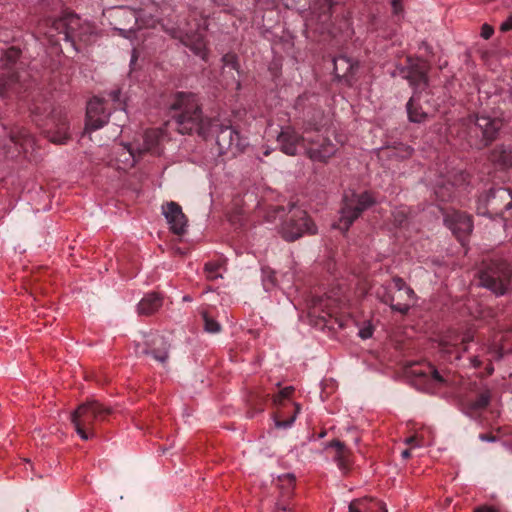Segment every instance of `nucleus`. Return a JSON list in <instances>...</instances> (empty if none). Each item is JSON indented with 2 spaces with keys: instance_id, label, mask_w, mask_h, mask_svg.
<instances>
[{
  "instance_id": "2",
  "label": "nucleus",
  "mask_w": 512,
  "mask_h": 512,
  "mask_svg": "<svg viewBox=\"0 0 512 512\" xmlns=\"http://www.w3.org/2000/svg\"><path fill=\"white\" fill-rule=\"evenodd\" d=\"M54 32L62 35L64 41L70 42L77 49V42L84 44L90 42L94 34V27L90 22L82 20L77 15L66 14L54 20L51 29L45 34L52 40L56 37Z\"/></svg>"
},
{
  "instance_id": "44",
  "label": "nucleus",
  "mask_w": 512,
  "mask_h": 512,
  "mask_svg": "<svg viewBox=\"0 0 512 512\" xmlns=\"http://www.w3.org/2000/svg\"><path fill=\"white\" fill-rule=\"evenodd\" d=\"M291 392H292V387H285L283 390H281L280 396L283 398L289 397Z\"/></svg>"
},
{
  "instance_id": "26",
  "label": "nucleus",
  "mask_w": 512,
  "mask_h": 512,
  "mask_svg": "<svg viewBox=\"0 0 512 512\" xmlns=\"http://www.w3.org/2000/svg\"><path fill=\"white\" fill-rule=\"evenodd\" d=\"M496 198H512V193L509 189L506 188L491 189L486 195L479 198V204L487 205L491 203L493 206L492 209L497 210V207L494 205V200Z\"/></svg>"
},
{
  "instance_id": "51",
  "label": "nucleus",
  "mask_w": 512,
  "mask_h": 512,
  "mask_svg": "<svg viewBox=\"0 0 512 512\" xmlns=\"http://www.w3.org/2000/svg\"><path fill=\"white\" fill-rule=\"evenodd\" d=\"M512 207V202H509L505 205V209L508 210Z\"/></svg>"
},
{
  "instance_id": "12",
  "label": "nucleus",
  "mask_w": 512,
  "mask_h": 512,
  "mask_svg": "<svg viewBox=\"0 0 512 512\" xmlns=\"http://www.w3.org/2000/svg\"><path fill=\"white\" fill-rule=\"evenodd\" d=\"M444 222L452 233L460 240L469 235L473 229L470 216L457 211L446 214Z\"/></svg>"
},
{
  "instance_id": "40",
  "label": "nucleus",
  "mask_w": 512,
  "mask_h": 512,
  "mask_svg": "<svg viewBox=\"0 0 512 512\" xmlns=\"http://www.w3.org/2000/svg\"><path fill=\"white\" fill-rule=\"evenodd\" d=\"M500 29L503 32H507L512 29V14L501 23Z\"/></svg>"
},
{
  "instance_id": "15",
  "label": "nucleus",
  "mask_w": 512,
  "mask_h": 512,
  "mask_svg": "<svg viewBox=\"0 0 512 512\" xmlns=\"http://www.w3.org/2000/svg\"><path fill=\"white\" fill-rule=\"evenodd\" d=\"M333 64L336 77L343 80L346 84L352 85L354 75L358 69L357 62H354L347 56L341 55L334 58Z\"/></svg>"
},
{
  "instance_id": "5",
  "label": "nucleus",
  "mask_w": 512,
  "mask_h": 512,
  "mask_svg": "<svg viewBox=\"0 0 512 512\" xmlns=\"http://www.w3.org/2000/svg\"><path fill=\"white\" fill-rule=\"evenodd\" d=\"M480 285L496 295H503L512 289L511 270L506 262H492L480 272Z\"/></svg>"
},
{
  "instance_id": "27",
  "label": "nucleus",
  "mask_w": 512,
  "mask_h": 512,
  "mask_svg": "<svg viewBox=\"0 0 512 512\" xmlns=\"http://www.w3.org/2000/svg\"><path fill=\"white\" fill-rule=\"evenodd\" d=\"M329 446L336 448L337 454L335 456V461L337 462L339 469L345 472L349 464L348 451L345 448V445L340 441H333L329 444Z\"/></svg>"
},
{
  "instance_id": "42",
  "label": "nucleus",
  "mask_w": 512,
  "mask_h": 512,
  "mask_svg": "<svg viewBox=\"0 0 512 512\" xmlns=\"http://www.w3.org/2000/svg\"><path fill=\"white\" fill-rule=\"evenodd\" d=\"M280 481H287L290 485L294 482V476L292 474H284L279 476Z\"/></svg>"
},
{
  "instance_id": "55",
  "label": "nucleus",
  "mask_w": 512,
  "mask_h": 512,
  "mask_svg": "<svg viewBox=\"0 0 512 512\" xmlns=\"http://www.w3.org/2000/svg\"><path fill=\"white\" fill-rule=\"evenodd\" d=\"M478 212L483 215L485 214V211H482L480 207H478Z\"/></svg>"
},
{
  "instance_id": "6",
  "label": "nucleus",
  "mask_w": 512,
  "mask_h": 512,
  "mask_svg": "<svg viewBox=\"0 0 512 512\" xmlns=\"http://www.w3.org/2000/svg\"><path fill=\"white\" fill-rule=\"evenodd\" d=\"M378 297L390 307L400 313H406L412 305L415 297V293L403 279L399 277L393 278V285L390 290L383 288V294L381 291H377Z\"/></svg>"
},
{
  "instance_id": "22",
  "label": "nucleus",
  "mask_w": 512,
  "mask_h": 512,
  "mask_svg": "<svg viewBox=\"0 0 512 512\" xmlns=\"http://www.w3.org/2000/svg\"><path fill=\"white\" fill-rule=\"evenodd\" d=\"M11 141L18 147L19 152L22 151L25 155L34 149V138L26 130H20L17 134H13Z\"/></svg>"
},
{
  "instance_id": "49",
  "label": "nucleus",
  "mask_w": 512,
  "mask_h": 512,
  "mask_svg": "<svg viewBox=\"0 0 512 512\" xmlns=\"http://www.w3.org/2000/svg\"><path fill=\"white\" fill-rule=\"evenodd\" d=\"M401 456H402V458H403V459H407V458H409V457H410V451H409L408 449L403 450V451L401 452Z\"/></svg>"
},
{
  "instance_id": "17",
  "label": "nucleus",
  "mask_w": 512,
  "mask_h": 512,
  "mask_svg": "<svg viewBox=\"0 0 512 512\" xmlns=\"http://www.w3.org/2000/svg\"><path fill=\"white\" fill-rule=\"evenodd\" d=\"M216 142L221 152L232 148L238 149L241 145L238 131L231 126L221 127L216 135Z\"/></svg>"
},
{
  "instance_id": "30",
  "label": "nucleus",
  "mask_w": 512,
  "mask_h": 512,
  "mask_svg": "<svg viewBox=\"0 0 512 512\" xmlns=\"http://www.w3.org/2000/svg\"><path fill=\"white\" fill-rule=\"evenodd\" d=\"M349 512H373L372 507L370 506V502L365 499H355L352 500L348 506Z\"/></svg>"
},
{
  "instance_id": "37",
  "label": "nucleus",
  "mask_w": 512,
  "mask_h": 512,
  "mask_svg": "<svg viewBox=\"0 0 512 512\" xmlns=\"http://www.w3.org/2000/svg\"><path fill=\"white\" fill-rule=\"evenodd\" d=\"M6 57L10 62H14L19 57V51L15 48H9L6 51Z\"/></svg>"
},
{
  "instance_id": "39",
  "label": "nucleus",
  "mask_w": 512,
  "mask_h": 512,
  "mask_svg": "<svg viewBox=\"0 0 512 512\" xmlns=\"http://www.w3.org/2000/svg\"><path fill=\"white\" fill-rule=\"evenodd\" d=\"M437 197H439L441 200L445 201L451 197V193H446L444 191V187L439 186L435 191Z\"/></svg>"
},
{
  "instance_id": "19",
  "label": "nucleus",
  "mask_w": 512,
  "mask_h": 512,
  "mask_svg": "<svg viewBox=\"0 0 512 512\" xmlns=\"http://www.w3.org/2000/svg\"><path fill=\"white\" fill-rule=\"evenodd\" d=\"M178 37L185 46L190 47L195 55L199 56L203 60L206 59V44L203 40L202 32H197L196 34L185 32L183 35L181 34Z\"/></svg>"
},
{
  "instance_id": "1",
  "label": "nucleus",
  "mask_w": 512,
  "mask_h": 512,
  "mask_svg": "<svg viewBox=\"0 0 512 512\" xmlns=\"http://www.w3.org/2000/svg\"><path fill=\"white\" fill-rule=\"evenodd\" d=\"M177 111L174 121L181 134L197 132L205 135L210 130V121L203 118L198 97L191 92H179L170 106Z\"/></svg>"
},
{
  "instance_id": "46",
  "label": "nucleus",
  "mask_w": 512,
  "mask_h": 512,
  "mask_svg": "<svg viewBox=\"0 0 512 512\" xmlns=\"http://www.w3.org/2000/svg\"><path fill=\"white\" fill-rule=\"evenodd\" d=\"M375 504L379 507L380 512H388L385 503H383L381 501H377V502H375Z\"/></svg>"
},
{
  "instance_id": "9",
  "label": "nucleus",
  "mask_w": 512,
  "mask_h": 512,
  "mask_svg": "<svg viewBox=\"0 0 512 512\" xmlns=\"http://www.w3.org/2000/svg\"><path fill=\"white\" fill-rule=\"evenodd\" d=\"M308 141H310L309 136L298 134L296 130L290 126L283 127L277 136V143L280 150L289 156L299 154V149L301 148L306 152Z\"/></svg>"
},
{
  "instance_id": "16",
  "label": "nucleus",
  "mask_w": 512,
  "mask_h": 512,
  "mask_svg": "<svg viewBox=\"0 0 512 512\" xmlns=\"http://www.w3.org/2000/svg\"><path fill=\"white\" fill-rule=\"evenodd\" d=\"M501 126L499 119H492L486 115L477 116L475 121V129L481 132L483 145H487L495 138Z\"/></svg>"
},
{
  "instance_id": "35",
  "label": "nucleus",
  "mask_w": 512,
  "mask_h": 512,
  "mask_svg": "<svg viewBox=\"0 0 512 512\" xmlns=\"http://www.w3.org/2000/svg\"><path fill=\"white\" fill-rule=\"evenodd\" d=\"M116 31L119 32V34L124 37V38H132V36L134 35L136 29L134 27H130V28H115Z\"/></svg>"
},
{
  "instance_id": "34",
  "label": "nucleus",
  "mask_w": 512,
  "mask_h": 512,
  "mask_svg": "<svg viewBox=\"0 0 512 512\" xmlns=\"http://www.w3.org/2000/svg\"><path fill=\"white\" fill-rule=\"evenodd\" d=\"M224 68L231 67L234 70H238L237 58L234 54H226L223 57Z\"/></svg>"
},
{
  "instance_id": "7",
  "label": "nucleus",
  "mask_w": 512,
  "mask_h": 512,
  "mask_svg": "<svg viewBox=\"0 0 512 512\" xmlns=\"http://www.w3.org/2000/svg\"><path fill=\"white\" fill-rule=\"evenodd\" d=\"M412 384L419 390L433 392L445 380L431 365H413L406 371Z\"/></svg>"
},
{
  "instance_id": "25",
  "label": "nucleus",
  "mask_w": 512,
  "mask_h": 512,
  "mask_svg": "<svg viewBox=\"0 0 512 512\" xmlns=\"http://www.w3.org/2000/svg\"><path fill=\"white\" fill-rule=\"evenodd\" d=\"M413 149L405 144H398L393 147H386L380 149L381 157H394L397 159H405L412 155Z\"/></svg>"
},
{
  "instance_id": "21",
  "label": "nucleus",
  "mask_w": 512,
  "mask_h": 512,
  "mask_svg": "<svg viewBox=\"0 0 512 512\" xmlns=\"http://www.w3.org/2000/svg\"><path fill=\"white\" fill-rule=\"evenodd\" d=\"M162 306V298L155 292L145 295L137 306L138 313L150 315Z\"/></svg>"
},
{
  "instance_id": "10",
  "label": "nucleus",
  "mask_w": 512,
  "mask_h": 512,
  "mask_svg": "<svg viewBox=\"0 0 512 512\" xmlns=\"http://www.w3.org/2000/svg\"><path fill=\"white\" fill-rule=\"evenodd\" d=\"M109 115L101 99H91L87 105L85 131L91 132L102 128L108 122Z\"/></svg>"
},
{
  "instance_id": "32",
  "label": "nucleus",
  "mask_w": 512,
  "mask_h": 512,
  "mask_svg": "<svg viewBox=\"0 0 512 512\" xmlns=\"http://www.w3.org/2000/svg\"><path fill=\"white\" fill-rule=\"evenodd\" d=\"M489 400V395L487 393H482L471 403V407L473 409H482L489 404Z\"/></svg>"
},
{
  "instance_id": "56",
  "label": "nucleus",
  "mask_w": 512,
  "mask_h": 512,
  "mask_svg": "<svg viewBox=\"0 0 512 512\" xmlns=\"http://www.w3.org/2000/svg\"><path fill=\"white\" fill-rule=\"evenodd\" d=\"M478 363H479V362H478L477 360H475L474 366H477V365H478Z\"/></svg>"
},
{
  "instance_id": "13",
  "label": "nucleus",
  "mask_w": 512,
  "mask_h": 512,
  "mask_svg": "<svg viewBox=\"0 0 512 512\" xmlns=\"http://www.w3.org/2000/svg\"><path fill=\"white\" fill-rule=\"evenodd\" d=\"M337 151V147L329 139L323 138L322 140L310 137L308 147L306 148V155L312 161L326 162Z\"/></svg>"
},
{
  "instance_id": "52",
  "label": "nucleus",
  "mask_w": 512,
  "mask_h": 512,
  "mask_svg": "<svg viewBox=\"0 0 512 512\" xmlns=\"http://www.w3.org/2000/svg\"><path fill=\"white\" fill-rule=\"evenodd\" d=\"M264 287L268 291L270 289V286H268V282L264 281Z\"/></svg>"
},
{
  "instance_id": "43",
  "label": "nucleus",
  "mask_w": 512,
  "mask_h": 512,
  "mask_svg": "<svg viewBox=\"0 0 512 512\" xmlns=\"http://www.w3.org/2000/svg\"><path fill=\"white\" fill-rule=\"evenodd\" d=\"M479 439L484 442H495L496 441V438L494 436H490L487 434H481L479 436Z\"/></svg>"
},
{
  "instance_id": "4",
  "label": "nucleus",
  "mask_w": 512,
  "mask_h": 512,
  "mask_svg": "<svg viewBox=\"0 0 512 512\" xmlns=\"http://www.w3.org/2000/svg\"><path fill=\"white\" fill-rule=\"evenodd\" d=\"M343 202L339 220L334 227L345 233L361 213L372 206L375 201L368 192L361 194L350 192L345 193Z\"/></svg>"
},
{
  "instance_id": "20",
  "label": "nucleus",
  "mask_w": 512,
  "mask_h": 512,
  "mask_svg": "<svg viewBox=\"0 0 512 512\" xmlns=\"http://www.w3.org/2000/svg\"><path fill=\"white\" fill-rule=\"evenodd\" d=\"M410 72L405 77L409 80L411 85H415L417 89H421L427 85V63L424 60H420L418 64H413L409 59Z\"/></svg>"
},
{
  "instance_id": "41",
  "label": "nucleus",
  "mask_w": 512,
  "mask_h": 512,
  "mask_svg": "<svg viewBox=\"0 0 512 512\" xmlns=\"http://www.w3.org/2000/svg\"><path fill=\"white\" fill-rule=\"evenodd\" d=\"M296 416H292L288 421H277L276 426L278 428H289L295 421Z\"/></svg>"
},
{
  "instance_id": "23",
  "label": "nucleus",
  "mask_w": 512,
  "mask_h": 512,
  "mask_svg": "<svg viewBox=\"0 0 512 512\" xmlns=\"http://www.w3.org/2000/svg\"><path fill=\"white\" fill-rule=\"evenodd\" d=\"M419 97L415 93L407 103L408 118L411 122L421 123L426 117L427 113L423 111L422 107L418 104Z\"/></svg>"
},
{
  "instance_id": "11",
  "label": "nucleus",
  "mask_w": 512,
  "mask_h": 512,
  "mask_svg": "<svg viewBox=\"0 0 512 512\" xmlns=\"http://www.w3.org/2000/svg\"><path fill=\"white\" fill-rule=\"evenodd\" d=\"M162 214L174 234L181 235L186 232L188 221L179 204L167 202L162 205Z\"/></svg>"
},
{
  "instance_id": "45",
  "label": "nucleus",
  "mask_w": 512,
  "mask_h": 512,
  "mask_svg": "<svg viewBox=\"0 0 512 512\" xmlns=\"http://www.w3.org/2000/svg\"><path fill=\"white\" fill-rule=\"evenodd\" d=\"M400 1L401 0H392V6L395 13H398L401 10Z\"/></svg>"
},
{
  "instance_id": "47",
  "label": "nucleus",
  "mask_w": 512,
  "mask_h": 512,
  "mask_svg": "<svg viewBox=\"0 0 512 512\" xmlns=\"http://www.w3.org/2000/svg\"><path fill=\"white\" fill-rule=\"evenodd\" d=\"M475 512H496V511L492 508L482 507V508L477 509Z\"/></svg>"
},
{
  "instance_id": "38",
  "label": "nucleus",
  "mask_w": 512,
  "mask_h": 512,
  "mask_svg": "<svg viewBox=\"0 0 512 512\" xmlns=\"http://www.w3.org/2000/svg\"><path fill=\"white\" fill-rule=\"evenodd\" d=\"M493 28L487 24H484L481 29V36L484 39H489L493 34Z\"/></svg>"
},
{
  "instance_id": "33",
  "label": "nucleus",
  "mask_w": 512,
  "mask_h": 512,
  "mask_svg": "<svg viewBox=\"0 0 512 512\" xmlns=\"http://www.w3.org/2000/svg\"><path fill=\"white\" fill-rule=\"evenodd\" d=\"M120 13L123 18L127 19L129 22L133 21L135 25H137L139 21V16L136 13V11L131 9H121Z\"/></svg>"
},
{
  "instance_id": "24",
  "label": "nucleus",
  "mask_w": 512,
  "mask_h": 512,
  "mask_svg": "<svg viewBox=\"0 0 512 512\" xmlns=\"http://www.w3.org/2000/svg\"><path fill=\"white\" fill-rule=\"evenodd\" d=\"M48 137L51 142L63 144L69 139V125L66 118L59 120L55 130L48 132Z\"/></svg>"
},
{
  "instance_id": "53",
  "label": "nucleus",
  "mask_w": 512,
  "mask_h": 512,
  "mask_svg": "<svg viewBox=\"0 0 512 512\" xmlns=\"http://www.w3.org/2000/svg\"><path fill=\"white\" fill-rule=\"evenodd\" d=\"M278 508H279V509H282V510H284V511H285V510H287V508H286L285 506H281V505H278Z\"/></svg>"
},
{
  "instance_id": "14",
  "label": "nucleus",
  "mask_w": 512,
  "mask_h": 512,
  "mask_svg": "<svg viewBox=\"0 0 512 512\" xmlns=\"http://www.w3.org/2000/svg\"><path fill=\"white\" fill-rule=\"evenodd\" d=\"M171 344L169 339L164 336L156 335L147 341V347L141 352L151 356L154 360L165 365L169 358Z\"/></svg>"
},
{
  "instance_id": "54",
  "label": "nucleus",
  "mask_w": 512,
  "mask_h": 512,
  "mask_svg": "<svg viewBox=\"0 0 512 512\" xmlns=\"http://www.w3.org/2000/svg\"><path fill=\"white\" fill-rule=\"evenodd\" d=\"M240 88V82L236 81V89L238 90Z\"/></svg>"
},
{
  "instance_id": "28",
  "label": "nucleus",
  "mask_w": 512,
  "mask_h": 512,
  "mask_svg": "<svg viewBox=\"0 0 512 512\" xmlns=\"http://www.w3.org/2000/svg\"><path fill=\"white\" fill-rule=\"evenodd\" d=\"M162 137V132L157 129L149 130L145 134V150H152L159 142Z\"/></svg>"
},
{
  "instance_id": "50",
  "label": "nucleus",
  "mask_w": 512,
  "mask_h": 512,
  "mask_svg": "<svg viewBox=\"0 0 512 512\" xmlns=\"http://www.w3.org/2000/svg\"><path fill=\"white\" fill-rule=\"evenodd\" d=\"M405 443H406V444H409V445H411V444H415V443H416V439H415V437H409V438H407V439L405 440Z\"/></svg>"
},
{
  "instance_id": "48",
  "label": "nucleus",
  "mask_w": 512,
  "mask_h": 512,
  "mask_svg": "<svg viewBox=\"0 0 512 512\" xmlns=\"http://www.w3.org/2000/svg\"><path fill=\"white\" fill-rule=\"evenodd\" d=\"M119 95H120V92H119V91H113V92H111V94H110L111 98H112L114 101L119 100Z\"/></svg>"
},
{
  "instance_id": "18",
  "label": "nucleus",
  "mask_w": 512,
  "mask_h": 512,
  "mask_svg": "<svg viewBox=\"0 0 512 512\" xmlns=\"http://www.w3.org/2000/svg\"><path fill=\"white\" fill-rule=\"evenodd\" d=\"M115 159L113 160V165L118 170H128L132 168L135 163V155L130 146L119 144L115 147L114 150Z\"/></svg>"
},
{
  "instance_id": "29",
  "label": "nucleus",
  "mask_w": 512,
  "mask_h": 512,
  "mask_svg": "<svg viewBox=\"0 0 512 512\" xmlns=\"http://www.w3.org/2000/svg\"><path fill=\"white\" fill-rule=\"evenodd\" d=\"M204 271L208 280H216L222 278V265L216 262L205 264Z\"/></svg>"
},
{
  "instance_id": "8",
  "label": "nucleus",
  "mask_w": 512,
  "mask_h": 512,
  "mask_svg": "<svg viewBox=\"0 0 512 512\" xmlns=\"http://www.w3.org/2000/svg\"><path fill=\"white\" fill-rule=\"evenodd\" d=\"M316 228L307 213L297 209L282 224L280 233L287 241H293L305 233H315Z\"/></svg>"
},
{
  "instance_id": "3",
  "label": "nucleus",
  "mask_w": 512,
  "mask_h": 512,
  "mask_svg": "<svg viewBox=\"0 0 512 512\" xmlns=\"http://www.w3.org/2000/svg\"><path fill=\"white\" fill-rule=\"evenodd\" d=\"M110 413V409L103 407L97 401L91 400L80 404L71 414V422L76 433L82 440L92 439L95 436L93 425L103 414Z\"/></svg>"
},
{
  "instance_id": "31",
  "label": "nucleus",
  "mask_w": 512,
  "mask_h": 512,
  "mask_svg": "<svg viewBox=\"0 0 512 512\" xmlns=\"http://www.w3.org/2000/svg\"><path fill=\"white\" fill-rule=\"evenodd\" d=\"M204 328L209 333H218L221 329L220 324L214 319L210 318L206 313H203Z\"/></svg>"
},
{
  "instance_id": "36",
  "label": "nucleus",
  "mask_w": 512,
  "mask_h": 512,
  "mask_svg": "<svg viewBox=\"0 0 512 512\" xmlns=\"http://www.w3.org/2000/svg\"><path fill=\"white\" fill-rule=\"evenodd\" d=\"M358 335L360 338H362L364 340L369 339L373 335L372 327L370 325H367V326L361 328L358 332Z\"/></svg>"
}]
</instances>
